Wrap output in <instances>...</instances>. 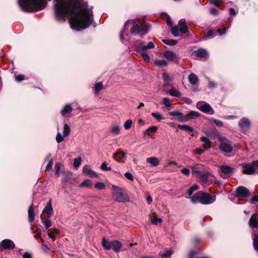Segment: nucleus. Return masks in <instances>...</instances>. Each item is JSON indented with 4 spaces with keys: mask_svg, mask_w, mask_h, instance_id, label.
<instances>
[{
    "mask_svg": "<svg viewBox=\"0 0 258 258\" xmlns=\"http://www.w3.org/2000/svg\"><path fill=\"white\" fill-rule=\"evenodd\" d=\"M50 1L51 0H48ZM54 12L57 20L69 18L72 29L80 31L89 27L93 20V11L80 0H55Z\"/></svg>",
    "mask_w": 258,
    "mask_h": 258,
    "instance_id": "f257e3e1",
    "label": "nucleus"
},
{
    "mask_svg": "<svg viewBox=\"0 0 258 258\" xmlns=\"http://www.w3.org/2000/svg\"><path fill=\"white\" fill-rule=\"evenodd\" d=\"M131 23L132 26L130 29L131 34L134 36H139L140 37H143L148 33L149 26L147 24H139L137 23L134 20H127L124 25V27L120 34V39L123 40V34L126 33L127 30V25L128 24Z\"/></svg>",
    "mask_w": 258,
    "mask_h": 258,
    "instance_id": "f03ea898",
    "label": "nucleus"
},
{
    "mask_svg": "<svg viewBox=\"0 0 258 258\" xmlns=\"http://www.w3.org/2000/svg\"><path fill=\"white\" fill-rule=\"evenodd\" d=\"M21 9L25 12H32L44 9L47 5L46 0H18Z\"/></svg>",
    "mask_w": 258,
    "mask_h": 258,
    "instance_id": "7ed1b4c3",
    "label": "nucleus"
},
{
    "mask_svg": "<svg viewBox=\"0 0 258 258\" xmlns=\"http://www.w3.org/2000/svg\"><path fill=\"white\" fill-rule=\"evenodd\" d=\"M215 200V196L212 197L210 194L204 192L197 193L191 198V201L192 203L197 204L200 203L203 205L212 204Z\"/></svg>",
    "mask_w": 258,
    "mask_h": 258,
    "instance_id": "20e7f679",
    "label": "nucleus"
},
{
    "mask_svg": "<svg viewBox=\"0 0 258 258\" xmlns=\"http://www.w3.org/2000/svg\"><path fill=\"white\" fill-rule=\"evenodd\" d=\"M112 188L114 190L113 196L115 200L119 203H126L130 202V198L124 192L122 188L114 185L112 186Z\"/></svg>",
    "mask_w": 258,
    "mask_h": 258,
    "instance_id": "39448f33",
    "label": "nucleus"
},
{
    "mask_svg": "<svg viewBox=\"0 0 258 258\" xmlns=\"http://www.w3.org/2000/svg\"><path fill=\"white\" fill-rule=\"evenodd\" d=\"M242 169H243L242 173L245 175H252L255 173V169L258 168V160L253 161L249 163L243 164Z\"/></svg>",
    "mask_w": 258,
    "mask_h": 258,
    "instance_id": "423d86ee",
    "label": "nucleus"
},
{
    "mask_svg": "<svg viewBox=\"0 0 258 258\" xmlns=\"http://www.w3.org/2000/svg\"><path fill=\"white\" fill-rule=\"evenodd\" d=\"M197 107L198 109L205 113L211 115L214 113V110L211 105L204 101H199L197 103Z\"/></svg>",
    "mask_w": 258,
    "mask_h": 258,
    "instance_id": "0eeeda50",
    "label": "nucleus"
},
{
    "mask_svg": "<svg viewBox=\"0 0 258 258\" xmlns=\"http://www.w3.org/2000/svg\"><path fill=\"white\" fill-rule=\"evenodd\" d=\"M15 247L14 242L9 239H5L0 242V250H12Z\"/></svg>",
    "mask_w": 258,
    "mask_h": 258,
    "instance_id": "6e6552de",
    "label": "nucleus"
},
{
    "mask_svg": "<svg viewBox=\"0 0 258 258\" xmlns=\"http://www.w3.org/2000/svg\"><path fill=\"white\" fill-rule=\"evenodd\" d=\"M249 195V190L245 187L240 186L237 187L235 191V196L239 199L248 197Z\"/></svg>",
    "mask_w": 258,
    "mask_h": 258,
    "instance_id": "1a4fd4ad",
    "label": "nucleus"
},
{
    "mask_svg": "<svg viewBox=\"0 0 258 258\" xmlns=\"http://www.w3.org/2000/svg\"><path fill=\"white\" fill-rule=\"evenodd\" d=\"M220 168L222 172L221 176L223 178L230 177L233 172V169L228 165H221Z\"/></svg>",
    "mask_w": 258,
    "mask_h": 258,
    "instance_id": "9d476101",
    "label": "nucleus"
},
{
    "mask_svg": "<svg viewBox=\"0 0 258 258\" xmlns=\"http://www.w3.org/2000/svg\"><path fill=\"white\" fill-rule=\"evenodd\" d=\"M201 115V113L196 111H191L189 113L184 115V117H182L180 118L181 122H185L190 119L195 118L199 117Z\"/></svg>",
    "mask_w": 258,
    "mask_h": 258,
    "instance_id": "9b49d317",
    "label": "nucleus"
},
{
    "mask_svg": "<svg viewBox=\"0 0 258 258\" xmlns=\"http://www.w3.org/2000/svg\"><path fill=\"white\" fill-rule=\"evenodd\" d=\"M238 125L242 132H246L249 128L250 122L248 118L243 117L239 121Z\"/></svg>",
    "mask_w": 258,
    "mask_h": 258,
    "instance_id": "f8f14e48",
    "label": "nucleus"
},
{
    "mask_svg": "<svg viewBox=\"0 0 258 258\" xmlns=\"http://www.w3.org/2000/svg\"><path fill=\"white\" fill-rule=\"evenodd\" d=\"M51 203V200L49 199L42 211L43 214H47V217L48 219L50 218L53 215V208Z\"/></svg>",
    "mask_w": 258,
    "mask_h": 258,
    "instance_id": "ddd939ff",
    "label": "nucleus"
},
{
    "mask_svg": "<svg viewBox=\"0 0 258 258\" xmlns=\"http://www.w3.org/2000/svg\"><path fill=\"white\" fill-rule=\"evenodd\" d=\"M164 57L169 61H173L175 62H177V57L175 53L171 51H167L163 53Z\"/></svg>",
    "mask_w": 258,
    "mask_h": 258,
    "instance_id": "4468645a",
    "label": "nucleus"
},
{
    "mask_svg": "<svg viewBox=\"0 0 258 258\" xmlns=\"http://www.w3.org/2000/svg\"><path fill=\"white\" fill-rule=\"evenodd\" d=\"M82 172L84 174L88 175L90 176L98 177L97 173L93 171L88 165H86L83 167Z\"/></svg>",
    "mask_w": 258,
    "mask_h": 258,
    "instance_id": "2eb2a0df",
    "label": "nucleus"
},
{
    "mask_svg": "<svg viewBox=\"0 0 258 258\" xmlns=\"http://www.w3.org/2000/svg\"><path fill=\"white\" fill-rule=\"evenodd\" d=\"M257 216L256 214H252L248 222V225L250 228H258Z\"/></svg>",
    "mask_w": 258,
    "mask_h": 258,
    "instance_id": "dca6fc26",
    "label": "nucleus"
},
{
    "mask_svg": "<svg viewBox=\"0 0 258 258\" xmlns=\"http://www.w3.org/2000/svg\"><path fill=\"white\" fill-rule=\"evenodd\" d=\"M219 149L223 152L231 153L233 150L232 146L226 143H222L219 145Z\"/></svg>",
    "mask_w": 258,
    "mask_h": 258,
    "instance_id": "f3484780",
    "label": "nucleus"
},
{
    "mask_svg": "<svg viewBox=\"0 0 258 258\" xmlns=\"http://www.w3.org/2000/svg\"><path fill=\"white\" fill-rule=\"evenodd\" d=\"M126 156V153L123 151L119 149L113 154V158L117 162H119L121 159L124 158Z\"/></svg>",
    "mask_w": 258,
    "mask_h": 258,
    "instance_id": "a211bd4d",
    "label": "nucleus"
},
{
    "mask_svg": "<svg viewBox=\"0 0 258 258\" xmlns=\"http://www.w3.org/2000/svg\"><path fill=\"white\" fill-rule=\"evenodd\" d=\"M179 30L182 34H185L188 31V27L185 19H181L178 22Z\"/></svg>",
    "mask_w": 258,
    "mask_h": 258,
    "instance_id": "6ab92c4d",
    "label": "nucleus"
},
{
    "mask_svg": "<svg viewBox=\"0 0 258 258\" xmlns=\"http://www.w3.org/2000/svg\"><path fill=\"white\" fill-rule=\"evenodd\" d=\"M111 248L113 249L115 252H118L122 247L121 243L116 240L111 241Z\"/></svg>",
    "mask_w": 258,
    "mask_h": 258,
    "instance_id": "aec40b11",
    "label": "nucleus"
},
{
    "mask_svg": "<svg viewBox=\"0 0 258 258\" xmlns=\"http://www.w3.org/2000/svg\"><path fill=\"white\" fill-rule=\"evenodd\" d=\"M136 47L139 51H145L146 49L154 48L155 45L152 42H149L147 45L141 44L137 46Z\"/></svg>",
    "mask_w": 258,
    "mask_h": 258,
    "instance_id": "412c9836",
    "label": "nucleus"
},
{
    "mask_svg": "<svg viewBox=\"0 0 258 258\" xmlns=\"http://www.w3.org/2000/svg\"><path fill=\"white\" fill-rule=\"evenodd\" d=\"M195 54L197 56L201 58H206L208 56V52L205 49L200 48L196 52Z\"/></svg>",
    "mask_w": 258,
    "mask_h": 258,
    "instance_id": "4be33fe9",
    "label": "nucleus"
},
{
    "mask_svg": "<svg viewBox=\"0 0 258 258\" xmlns=\"http://www.w3.org/2000/svg\"><path fill=\"white\" fill-rule=\"evenodd\" d=\"M33 205L32 204L29 207L28 213V221L29 223H32L34 221V213L33 209Z\"/></svg>",
    "mask_w": 258,
    "mask_h": 258,
    "instance_id": "5701e85b",
    "label": "nucleus"
},
{
    "mask_svg": "<svg viewBox=\"0 0 258 258\" xmlns=\"http://www.w3.org/2000/svg\"><path fill=\"white\" fill-rule=\"evenodd\" d=\"M73 109L70 104H66L61 110L60 113L62 116L72 112Z\"/></svg>",
    "mask_w": 258,
    "mask_h": 258,
    "instance_id": "b1692460",
    "label": "nucleus"
},
{
    "mask_svg": "<svg viewBox=\"0 0 258 258\" xmlns=\"http://www.w3.org/2000/svg\"><path fill=\"white\" fill-rule=\"evenodd\" d=\"M120 127L118 124L112 125L110 128V132L114 136H117L120 133Z\"/></svg>",
    "mask_w": 258,
    "mask_h": 258,
    "instance_id": "393cba45",
    "label": "nucleus"
},
{
    "mask_svg": "<svg viewBox=\"0 0 258 258\" xmlns=\"http://www.w3.org/2000/svg\"><path fill=\"white\" fill-rule=\"evenodd\" d=\"M147 163H150L153 166H157L159 164V160L157 157H150L146 159Z\"/></svg>",
    "mask_w": 258,
    "mask_h": 258,
    "instance_id": "a878e982",
    "label": "nucleus"
},
{
    "mask_svg": "<svg viewBox=\"0 0 258 258\" xmlns=\"http://www.w3.org/2000/svg\"><path fill=\"white\" fill-rule=\"evenodd\" d=\"M45 160H49V162L46 167L45 171H49L51 170L52 164H53V160L52 158H51V154H49L45 158Z\"/></svg>",
    "mask_w": 258,
    "mask_h": 258,
    "instance_id": "bb28decb",
    "label": "nucleus"
},
{
    "mask_svg": "<svg viewBox=\"0 0 258 258\" xmlns=\"http://www.w3.org/2000/svg\"><path fill=\"white\" fill-rule=\"evenodd\" d=\"M188 81L191 84L196 85L198 83L199 79L195 74L191 73L188 76Z\"/></svg>",
    "mask_w": 258,
    "mask_h": 258,
    "instance_id": "cd10ccee",
    "label": "nucleus"
},
{
    "mask_svg": "<svg viewBox=\"0 0 258 258\" xmlns=\"http://www.w3.org/2000/svg\"><path fill=\"white\" fill-rule=\"evenodd\" d=\"M177 127L181 130L187 131L189 133H192L194 131V128L187 125L184 124V125H181V124H178L177 125Z\"/></svg>",
    "mask_w": 258,
    "mask_h": 258,
    "instance_id": "c85d7f7f",
    "label": "nucleus"
},
{
    "mask_svg": "<svg viewBox=\"0 0 258 258\" xmlns=\"http://www.w3.org/2000/svg\"><path fill=\"white\" fill-rule=\"evenodd\" d=\"M40 219L46 229H47L51 226V223L49 219H44L42 215L40 216Z\"/></svg>",
    "mask_w": 258,
    "mask_h": 258,
    "instance_id": "c756f323",
    "label": "nucleus"
},
{
    "mask_svg": "<svg viewBox=\"0 0 258 258\" xmlns=\"http://www.w3.org/2000/svg\"><path fill=\"white\" fill-rule=\"evenodd\" d=\"M169 115H170L171 116H177L178 117L177 120L179 121H181L180 118H181L182 117H184V115H183V113L179 112L178 111H173L169 112Z\"/></svg>",
    "mask_w": 258,
    "mask_h": 258,
    "instance_id": "7c9ffc66",
    "label": "nucleus"
},
{
    "mask_svg": "<svg viewBox=\"0 0 258 258\" xmlns=\"http://www.w3.org/2000/svg\"><path fill=\"white\" fill-rule=\"evenodd\" d=\"M201 141L204 142V147L205 148H210L211 147V145H210L211 142L208 138H207L206 137H202L201 138Z\"/></svg>",
    "mask_w": 258,
    "mask_h": 258,
    "instance_id": "2f4dec72",
    "label": "nucleus"
},
{
    "mask_svg": "<svg viewBox=\"0 0 258 258\" xmlns=\"http://www.w3.org/2000/svg\"><path fill=\"white\" fill-rule=\"evenodd\" d=\"M162 42L168 46H174L177 43V40L172 39H163Z\"/></svg>",
    "mask_w": 258,
    "mask_h": 258,
    "instance_id": "473e14b6",
    "label": "nucleus"
},
{
    "mask_svg": "<svg viewBox=\"0 0 258 258\" xmlns=\"http://www.w3.org/2000/svg\"><path fill=\"white\" fill-rule=\"evenodd\" d=\"M253 245L254 249L258 251V234H253Z\"/></svg>",
    "mask_w": 258,
    "mask_h": 258,
    "instance_id": "72a5a7b5",
    "label": "nucleus"
},
{
    "mask_svg": "<svg viewBox=\"0 0 258 258\" xmlns=\"http://www.w3.org/2000/svg\"><path fill=\"white\" fill-rule=\"evenodd\" d=\"M71 133V128L69 125L65 123L63 127V134L64 137H68Z\"/></svg>",
    "mask_w": 258,
    "mask_h": 258,
    "instance_id": "f704fd0d",
    "label": "nucleus"
},
{
    "mask_svg": "<svg viewBox=\"0 0 258 258\" xmlns=\"http://www.w3.org/2000/svg\"><path fill=\"white\" fill-rule=\"evenodd\" d=\"M102 244L103 247L106 250L111 249V241L110 242L107 241L105 238H103L102 239Z\"/></svg>",
    "mask_w": 258,
    "mask_h": 258,
    "instance_id": "c9c22d12",
    "label": "nucleus"
},
{
    "mask_svg": "<svg viewBox=\"0 0 258 258\" xmlns=\"http://www.w3.org/2000/svg\"><path fill=\"white\" fill-rule=\"evenodd\" d=\"M91 181L89 179L84 180L80 184V187H90L91 186Z\"/></svg>",
    "mask_w": 258,
    "mask_h": 258,
    "instance_id": "e433bc0d",
    "label": "nucleus"
},
{
    "mask_svg": "<svg viewBox=\"0 0 258 258\" xmlns=\"http://www.w3.org/2000/svg\"><path fill=\"white\" fill-rule=\"evenodd\" d=\"M210 175V172L209 171L205 172H201V173L199 175L200 178L204 181L207 180L209 175Z\"/></svg>",
    "mask_w": 258,
    "mask_h": 258,
    "instance_id": "4c0bfd02",
    "label": "nucleus"
},
{
    "mask_svg": "<svg viewBox=\"0 0 258 258\" xmlns=\"http://www.w3.org/2000/svg\"><path fill=\"white\" fill-rule=\"evenodd\" d=\"M191 171L194 174L196 175H199L201 173V171L200 167L197 165L191 167Z\"/></svg>",
    "mask_w": 258,
    "mask_h": 258,
    "instance_id": "58836bf2",
    "label": "nucleus"
},
{
    "mask_svg": "<svg viewBox=\"0 0 258 258\" xmlns=\"http://www.w3.org/2000/svg\"><path fill=\"white\" fill-rule=\"evenodd\" d=\"M61 164L59 162H57L55 164L54 169H55V175L58 177L60 175V170L61 168Z\"/></svg>",
    "mask_w": 258,
    "mask_h": 258,
    "instance_id": "ea45409f",
    "label": "nucleus"
},
{
    "mask_svg": "<svg viewBox=\"0 0 258 258\" xmlns=\"http://www.w3.org/2000/svg\"><path fill=\"white\" fill-rule=\"evenodd\" d=\"M170 95L174 97H179L180 96V93L177 89L172 88L169 92Z\"/></svg>",
    "mask_w": 258,
    "mask_h": 258,
    "instance_id": "a19ab883",
    "label": "nucleus"
},
{
    "mask_svg": "<svg viewBox=\"0 0 258 258\" xmlns=\"http://www.w3.org/2000/svg\"><path fill=\"white\" fill-rule=\"evenodd\" d=\"M151 115L159 121L164 119V117L162 114H160L158 112H154L151 113Z\"/></svg>",
    "mask_w": 258,
    "mask_h": 258,
    "instance_id": "79ce46f5",
    "label": "nucleus"
},
{
    "mask_svg": "<svg viewBox=\"0 0 258 258\" xmlns=\"http://www.w3.org/2000/svg\"><path fill=\"white\" fill-rule=\"evenodd\" d=\"M198 188L199 186L196 184H194L192 185V186L187 191L188 197H187L186 198H189V197L191 196L193 194L194 191L195 190L198 189Z\"/></svg>",
    "mask_w": 258,
    "mask_h": 258,
    "instance_id": "37998d69",
    "label": "nucleus"
},
{
    "mask_svg": "<svg viewBox=\"0 0 258 258\" xmlns=\"http://www.w3.org/2000/svg\"><path fill=\"white\" fill-rule=\"evenodd\" d=\"M103 89L102 82L97 83L95 85V93H98Z\"/></svg>",
    "mask_w": 258,
    "mask_h": 258,
    "instance_id": "c03bdc74",
    "label": "nucleus"
},
{
    "mask_svg": "<svg viewBox=\"0 0 258 258\" xmlns=\"http://www.w3.org/2000/svg\"><path fill=\"white\" fill-rule=\"evenodd\" d=\"M142 51V57L143 59L145 61V62L149 63L150 62V59L148 54L145 51Z\"/></svg>",
    "mask_w": 258,
    "mask_h": 258,
    "instance_id": "a18cd8bd",
    "label": "nucleus"
},
{
    "mask_svg": "<svg viewBox=\"0 0 258 258\" xmlns=\"http://www.w3.org/2000/svg\"><path fill=\"white\" fill-rule=\"evenodd\" d=\"M132 123L133 121L132 119H127L124 123L123 126L125 130H128L131 127Z\"/></svg>",
    "mask_w": 258,
    "mask_h": 258,
    "instance_id": "49530a36",
    "label": "nucleus"
},
{
    "mask_svg": "<svg viewBox=\"0 0 258 258\" xmlns=\"http://www.w3.org/2000/svg\"><path fill=\"white\" fill-rule=\"evenodd\" d=\"M211 121L214 123L218 127H222L224 125L223 122L220 120H217L215 118H212Z\"/></svg>",
    "mask_w": 258,
    "mask_h": 258,
    "instance_id": "de8ad7c7",
    "label": "nucleus"
},
{
    "mask_svg": "<svg viewBox=\"0 0 258 258\" xmlns=\"http://www.w3.org/2000/svg\"><path fill=\"white\" fill-rule=\"evenodd\" d=\"M172 34L175 36L177 37L179 36V30L176 26L173 27L171 29Z\"/></svg>",
    "mask_w": 258,
    "mask_h": 258,
    "instance_id": "09e8293b",
    "label": "nucleus"
},
{
    "mask_svg": "<svg viewBox=\"0 0 258 258\" xmlns=\"http://www.w3.org/2000/svg\"><path fill=\"white\" fill-rule=\"evenodd\" d=\"M95 187L99 190L103 189L105 188V184L102 182H97L95 184Z\"/></svg>",
    "mask_w": 258,
    "mask_h": 258,
    "instance_id": "8fccbe9b",
    "label": "nucleus"
},
{
    "mask_svg": "<svg viewBox=\"0 0 258 258\" xmlns=\"http://www.w3.org/2000/svg\"><path fill=\"white\" fill-rule=\"evenodd\" d=\"M213 30H209L206 34L204 36V40H207L208 38H212L214 37Z\"/></svg>",
    "mask_w": 258,
    "mask_h": 258,
    "instance_id": "3c124183",
    "label": "nucleus"
},
{
    "mask_svg": "<svg viewBox=\"0 0 258 258\" xmlns=\"http://www.w3.org/2000/svg\"><path fill=\"white\" fill-rule=\"evenodd\" d=\"M66 137H64V135L62 136L60 133H58L56 136V141L57 143H59L63 141L64 138Z\"/></svg>",
    "mask_w": 258,
    "mask_h": 258,
    "instance_id": "603ef678",
    "label": "nucleus"
},
{
    "mask_svg": "<svg viewBox=\"0 0 258 258\" xmlns=\"http://www.w3.org/2000/svg\"><path fill=\"white\" fill-rule=\"evenodd\" d=\"M172 253V251L170 249L166 250L165 251L161 254L162 258H167Z\"/></svg>",
    "mask_w": 258,
    "mask_h": 258,
    "instance_id": "864d4df0",
    "label": "nucleus"
},
{
    "mask_svg": "<svg viewBox=\"0 0 258 258\" xmlns=\"http://www.w3.org/2000/svg\"><path fill=\"white\" fill-rule=\"evenodd\" d=\"M81 161L82 159L80 157L75 158L74 161V166L75 167H78L80 165Z\"/></svg>",
    "mask_w": 258,
    "mask_h": 258,
    "instance_id": "5fc2aeb1",
    "label": "nucleus"
},
{
    "mask_svg": "<svg viewBox=\"0 0 258 258\" xmlns=\"http://www.w3.org/2000/svg\"><path fill=\"white\" fill-rule=\"evenodd\" d=\"M100 168L101 170L103 171H110L111 170V168L110 167H107V164L106 162H103L102 163Z\"/></svg>",
    "mask_w": 258,
    "mask_h": 258,
    "instance_id": "6e6d98bb",
    "label": "nucleus"
},
{
    "mask_svg": "<svg viewBox=\"0 0 258 258\" xmlns=\"http://www.w3.org/2000/svg\"><path fill=\"white\" fill-rule=\"evenodd\" d=\"M163 102L164 104V105L166 106V107H170L171 105V103L170 102V99L167 98V97H164L163 98Z\"/></svg>",
    "mask_w": 258,
    "mask_h": 258,
    "instance_id": "4d7b16f0",
    "label": "nucleus"
},
{
    "mask_svg": "<svg viewBox=\"0 0 258 258\" xmlns=\"http://www.w3.org/2000/svg\"><path fill=\"white\" fill-rule=\"evenodd\" d=\"M15 78L16 81H17L18 82H21L24 80V76L23 75H21V74L17 75L15 74Z\"/></svg>",
    "mask_w": 258,
    "mask_h": 258,
    "instance_id": "13d9d810",
    "label": "nucleus"
},
{
    "mask_svg": "<svg viewBox=\"0 0 258 258\" xmlns=\"http://www.w3.org/2000/svg\"><path fill=\"white\" fill-rule=\"evenodd\" d=\"M162 219L161 218H154L151 220V223L154 225H157L158 223H161Z\"/></svg>",
    "mask_w": 258,
    "mask_h": 258,
    "instance_id": "bf43d9fd",
    "label": "nucleus"
},
{
    "mask_svg": "<svg viewBox=\"0 0 258 258\" xmlns=\"http://www.w3.org/2000/svg\"><path fill=\"white\" fill-rule=\"evenodd\" d=\"M125 177L129 180L132 181L134 180V176L133 174L130 172H126L124 174Z\"/></svg>",
    "mask_w": 258,
    "mask_h": 258,
    "instance_id": "052dcab7",
    "label": "nucleus"
},
{
    "mask_svg": "<svg viewBox=\"0 0 258 258\" xmlns=\"http://www.w3.org/2000/svg\"><path fill=\"white\" fill-rule=\"evenodd\" d=\"M227 28L226 27L223 28V29H218L217 30V33L219 35H222L226 33Z\"/></svg>",
    "mask_w": 258,
    "mask_h": 258,
    "instance_id": "680f3d73",
    "label": "nucleus"
},
{
    "mask_svg": "<svg viewBox=\"0 0 258 258\" xmlns=\"http://www.w3.org/2000/svg\"><path fill=\"white\" fill-rule=\"evenodd\" d=\"M163 79L164 81L167 82H170L171 80L170 76L166 73L163 74Z\"/></svg>",
    "mask_w": 258,
    "mask_h": 258,
    "instance_id": "e2e57ef3",
    "label": "nucleus"
},
{
    "mask_svg": "<svg viewBox=\"0 0 258 258\" xmlns=\"http://www.w3.org/2000/svg\"><path fill=\"white\" fill-rule=\"evenodd\" d=\"M217 86V84L214 82L209 80L208 87L210 89L216 88Z\"/></svg>",
    "mask_w": 258,
    "mask_h": 258,
    "instance_id": "0e129e2a",
    "label": "nucleus"
},
{
    "mask_svg": "<svg viewBox=\"0 0 258 258\" xmlns=\"http://www.w3.org/2000/svg\"><path fill=\"white\" fill-rule=\"evenodd\" d=\"M250 202L252 204H255L257 202H258V196H254L252 197Z\"/></svg>",
    "mask_w": 258,
    "mask_h": 258,
    "instance_id": "69168bd1",
    "label": "nucleus"
},
{
    "mask_svg": "<svg viewBox=\"0 0 258 258\" xmlns=\"http://www.w3.org/2000/svg\"><path fill=\"white\" fill-rule=\"evenodd\" d=\"M41 249L46 253L48 252L50 250L48 246L44 244L41 245Z\"/></svg>",
    "mask_w": 258,
    "mask_h": 258,
    "instance_id": "338daca9",
    "label": "nucleus"
},
{
    "mask_svg": "<svg viewBox=\"0 0 258 258\" xmlns=\"http://www.w3.org/2000/svg\"><path fill=\"white\" fill-rule=\"evenodd\" d=\"M157 131V127L156 126H152L147 128V131L151 133H155Z\"/></svg>",
    "mask_w": 258,
    "mask_h": 258,
    "instance_id": "774afa93",
    "label": "nucleus"
}]
</instances>
